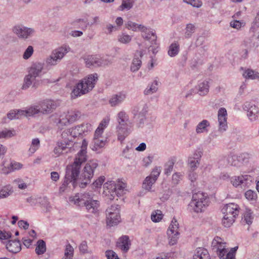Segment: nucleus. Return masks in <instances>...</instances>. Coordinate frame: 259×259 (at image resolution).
I'll use <instances>...</instances> for the list:
<instances>
[{"instance_id": "f257e3e1", "label": "nucleus", "mask_w": 259, "mask_h": 259, "mask_svg": "<svg viewBox=\"0 0 259 259\" xmlns=\"http://www.w3.org/2000/svg\"><path fill=\"white\" fill-rule=\"evenodd\" d=\"M98 166V163L97 160H92L88 162L83 169L80 178L77 180L80 168L73 164L68 165L66 169L64 181L60 187L59 192L60 193L64 192L70 183H72L74 188L76 187L78 183L80 188H85L90 183Z\"/></svg>"}, {"instance_id": "f03ea898", "label": "nucleus", "mask_w": 259, "mask_h": 259, "mask_svg": "<svg viewBox=\"0 0 259 259\" xmlns=\"http://www.w3.org/2000/svg\"><path fill=\"white\" fill-rule=\"evenodd\" d=\"M94 194L89 192L77 193L74 196H70L69 200L77 207L84 208L90 213L98 214L99 212L100 202L93 199Z\"/></svg>"}, {"instance_id": "7ed1b4c3", "label": "nucleus", "mask_w": 259, "mask_h": 259, "mask_svg": "<svg viewBox=\"0 0 259 259\" xmlns=\"http://www.w3.org/2000/svg\"><path fill=\"white\" fill-rule=\"evenodd\" d=\"M98 75L97 73L89 75L87 78H84L74 87L71 96L73 99L84 95L91 91L97 81Z\"/></svg>"}, {"instance_id": "20e7f679", "label": "nucleus", "mask_w": 259, "mask_h": 259, "mask_svg": "<svg viewBox=\"0 0 259 259\" xmlns=\"http://www.w3.org/2000/svg\"><path fill=\"white\" fill-rule=\"evenodd\" d=\"M148 110L147 104L143 101L139 102L132 107L131 112L137 128H143L144 126Z\"/></svg>"}, {"instance_id": "39448f33", "label": "nucleus", "mask_w": 259, "mask_h": 259, "mask_svg": "<svg viewBox=\"0 0 259 259\" xmlns=\"http://www.w3.org/2000/svg\"><path fill=\"white\" fill-rule=\"evenodd\" d=\"M209 198L204 193L198 192L193 194L189 208L196 213L201 212L208 205Z\"/></svg>"}, {"instance_id": "423d86ee", "label": "nucleus", "mask_w": 259, "mask_h": 259, "mask_svg": "<svg viewBox=\"0 0 259 259\" xmlns=\"http://www.w3.org/2000/svg\"><path fill=\"white\" fill-rule=\"evenodd\" d=\"M103 194L111 200L114 198L115 195L120 196L122 194L124 187L120 184H116L110 181L105 183L103 186Z\"/></svg>"}, {"instance_id": "0eeeda50", "label": "nucleus", "mask_w": 259, "mask_h": 259, "mask_svg": "<svg viewBox=\"0 0 259 259\" xmlns=\"http://www.w3.org/2000/svg\"><path fill=\"white\" fill-rule=\"evenodd\" d=\"M230 181L234 187H240L241 188L245 189L249 187L251 185L252 178L248 175L234 176L231 178Z\"/></svg>"}, {"instance_id": "6e6552de", "label": "nucleus", "mask_w": 259, "mask_h": 259, "mask_svg": "<svg viewBox=\"0 0 259 259\" xmlns=\"http://www.w3.org/2000/svg\"><path fill=\"white\" fill-rule=\"evenodd\" d=\"M178 229L179 224L176 219L174 218L167 231V234L169 239V244L170 245H175L177 242L180 234Z\"/></svg>"}, {"instance_id": "1a4fd4ad", "label": "nucleus", "mask_w": 259, "mask_h": 259, "mask_svg": "<svg viewBox=\"0 0 259 259\" xmlns=\"http://www.w3.org/2000/svg\"><path fill=\"white\" fill-rule=\"evenodd\" d=\"M226 244V242H223L222 239L218 236L215 237L211 242L212 249L217 253L220 258H224L227 252Z\"/></svg>"}, {"instance_id": "9d476101", "label": "nucleus", "mask_w": 259, "mask_h": 259, "mask_svg": "<svg viewBox=\"0 0 259 259\" xmlns=\"http://www.w3.org/2000/svg\"><path fill=\"white\" fill-rule=\"evenodd\" d=\"M67 53V50L63 48H60L54 50L46 60L47 65L54 66L57 64Z\"/></svg>"}, {"instance_id": "9b49d317", "label": "nucleus", "mask_w": 259, "mask_h": 259, "mask_svg": "<svg viewBox=\"0 0 259 259\" xmlns=\"http://www.w3.org/2000/svg\"><path fill=\"white\" fill-rule=\"evenodd\" d=\"M133 123L129 122L128 124H117L116 130L117 138L119 141L122 142L132 132Z\"/></svg>"}, {"instance_id": "f8f14e48", "label": "nucleus", "mask_w": 259, "mask_h": 259, "mask_svg": "<svg viewBox=\"0 0 259 259\" xmlns=\"http://www.w3.org/2000/svg\"><path fill=\"white\" fill-rule=\"evenodd\" d=\"M244 110L247 111V115L250 120H255L259 115L258 108L253 103L246 101L242 107Z\"/></svg>"}, {"instance_id": "ddd939ff", "label": "nucleus", "mask_w": 259, "mask_h": 259, "mask_svg": "<svg viewBox=\"0 0 259 259\" xmlns=\"http://www.w3.org/2000/svg\"><path fill=\"white\" fill-rule=\"evenodd\" d=\"M13 31L18 37L23 39L31 37L35 32L34 29L23 26H16L13 28Z\"/></svg>"}, {"instance_id": "4468645a", "label": "nucleus", "mask_w": 259, "mask_h": 259, "mask_svg": "<svg viewBox=\"0 0 259 259\" xmlns=\"http://www.w3.org/2000/svg\"><path fill=\"white\" fill-rule=\"evenodd\" d=\"M161 172L160 167H155L152 171L151 174L146 178L143 183V188L146 190H150L152 185L154 184Z\"/></svg>"}, {"instance_id": "2eb2a0df", "label": "nucleus", "mask_w": 259, "mask_h": 259, "mask_svg": "<svg viewBox=\"0 0 259 259\" xmlns=\"http://www.w3.org/2000/svg\"><path fill=\"white\" fill-rule=\"evenodd\" d=\"M88 146V142L85 140H82L81 150L77 154V157H76L73 163L74 165L78 166L80 168L81 164L87 160V148Z\"/></svg>"}, {"instance_id": "dca6fc26", "label": "nucleus", "mask_w": 259, "mask_h": 259, "mask_svg": "<svg viewBox=\"0 0 259 259\" xmlns=\"http://www.w3.org/2000/svg\"><path fill=\"white\" fill-rule=\"evenodd\" d=\"M40 113L44 114L51 113L56 108L55 102L52 100H45L39 103Z\"/></svg>"}, {"instance_id": "f3484780", "label": "nucleus", "mask_w": 259, "mask_h": 259, "mask_svg": "<svg viewBox=\"0 0 259 259\" xmlns=\"http://www.w3.org/2000/svg\"><path fill=\"white\" fill-rule=\"evenodd\" d=\"M139 30L142 32V36L145 39L150 41L152 44H156L157 36L155 32L150 31L146 26L139 25Z\"/></svg>"}, {"instance_id": "a211bd4d", "label": "nucleus", "mask_w": 259, "mask_h": 259, "mask_svg": "<svg viewBox=\"0 0 259 259\" xmlns=\"http://www.w3.org/2000/svg\"><path fill=\"white\" fill-rule=\"evenodd\" d=\"M83 59L88 67L102 66V64H104L101 58L97 55L85 56L83 57Z\"/></svg>"}, {"instance_id": "6ab92c4d", "label": "nucleus", "mask_w": 259, "mask_h": 259, "mask_svg": "<svg viewBox=\"0 0 259 259\" xmlns=\"http://www.w3.org/2000/svg\"><path fill=\"white\" fill-rule=\"evenodd\" d=\"M224 215H231L236 217L239 212V206L237 204L231 203L227 204L222 209Z\"/></svg>"}, {"instance_id": "aec40b11", "label": "nucleus", "mask_w": 259, "mask_h": 259, "mask_svg": "<svg viewBox=\"0 0 259 259\" xmlns=\"http://www.w3.org/2000/svg\"><path fill=\"white\" fill-rule=\"evenodd\" d=\"M32 84V88L36 89L38 85V81L36 79L35 77L28 73L24 78L23 83L21 89L22 90H26Z\"/></svg>"}, {"instance_id": "412c9836", "label": "nucleus", "mask_w": 259, "mask_h": 259, "mask_svg": "<svg viewBox=\"0 0 259 259\" xmlns=\"http://www.w3.org/2000/svg\"><path fill=\"white\" fill-rule=\"evenodd\" d=\"M126 95L123 92L113 95L109 100L111 106L115 107L121 104L126 99Z\"/></svg>"}, {"instance_id": "4be33fe9", "label": "nucleus", "mask_w": 259, "mask_h": 259, "mask_svg": "<svg viewBox=\"0 0 259 259\" xmlns=\"http://www.w3.org/2000/svg\"><path fill=\"white\" fill-rule=\"evenodd\" d=\"M44 67L43 63L39 62L33 63L29 68L28 73L36 78L40 75Z\"/></svg>"}, {"instance_id": "5701e85b", "label": "nucleus", "mask_w": 259, "mask_h": 259, "mask_svg": "<svg viewBox=\"0 0 259 259\" xmlns=\"http://www.w3.org/2000/svg\"><path fill=\"white\" fill-rule=\"evenodd\" d=\"M245 158V154L237 155H229L227 158L228 164L230 165L238 166L241 162L243 161Z\"/></svg>"}, {"instance_id": "b1692460", "label": "nucleus", "mask_w": 259, "mask_h": 259, "mask_svg": "<svg viewBox=\"0 0 259 259\" xmlns=\"http://www.w3.org/2000/svg\"><path fill=\"white\" fill-rule=\"evenodd\" d=\"M26 201L29 203L31 206H35L38 202L41 203L42 205H44L47 208L49 207L50 205V203L47 197L41 198L31 196L26 199Z\"/></svg>"}, {"instance_id": "393cba45", "label": "nucleus", "mask_w": 259, "mask_h": 259, "mask_svg": "<svg viewBox=\"0 0 259 259\" xmlns=\"http://www.w3.org/2000/svg\"><path fill=\"white\" fill-rule=\"evenodd\" d=\"M6 248L10 252L16 253L21 250V243L18 240H9Z\"/></svg>"}, {"instance_id": "a878e982", "label": "nucleus", "mask_w": 259, "mask_h": 259, "mask_svg": "<svg viewBox=\"0 0 259 259\" xmlns=\"http://www.w3.org/2000/svg\"><path fill=\"white\" fill-rule=\"evenodd\" d=\"M143 56V53L142 51L137 52L135 55V57L133 60V62L131 66V70L133 72L138 71L142 64L141 58Z\"/></svg>"}, {"instance_id": "bb28decb", "label": "nucleus", "mask_w": 259, "mask_h": 259, "mask_svg": "<svg viewBox=\"0 0 259 259\" xmlns=\"http://www.w3.org/2000/svg\"><path fill=\"white\" fill-rule=\"evenodd\" d=\"M120 219L119 210L110 214H107V224L110 226L116 225L120 222Z\"/></svg>"}, {"instance_id": "cd10ccee", "label": "nucleus", "mask_w": 259, "mask_h": 259, "mask_svg": "<svg viewBox=\"0 0 259 259\" xmlns=\"http://www.w3.org/2000/svg\"><path fill=\"white\" fill-rule=\"evenodd\" d=\"M130 245V241L127 236L120 237L117 243V246L124 252H127L128 250Z\"/></svg>"}, {"instance_id": "c85d7f7f", "label": "nucleus", "mask_w": 259, "mask_h": 259, "mask_svg": "<svg viewBox=\"0 0 259 259\" xmlns=\"http://www.w3.org/2000/svg\"><path fill=\"white\" fill-rule=\"evenodd\" d=\"M196 88L200 95L203 96L206 95L209 91V85L208 81L204 80L200 82L196 87Z\"/></svg>"}, {"instance_id": "c756f323", "label": "nucleus", "mask_w": 259, "mask_h": 259, "mask_svg": "<svg viewBox=\"0 0 259 259\" xmlns=\"http://www.w3.org/2000/svg\"><path fill=\"white\" fill-rule=\"evenodd\" d=\"M177 161L176 157H170L164 165V174L169 176L171 173L175 163Z\"/></svg>"}, {"instance_id": "7c9ffc66", "label": "nucleus", "mask_w": 259, "mask_h": 259, "mask_svg": "<svg viewBox=\"0 0 259 259\" xmlns=\"http://www.w3.org/2000/svg\"><path fill=\"white\" fill-rule=\"evenodd\" d=\"M116 120L117 124H128L131 122L128 114L124 111H121L118 113Z\"/></svg>"}, {"instance_id": "2f4dec72", "label": "nucleus", "mask_w": 259, "mask_h": 259, "mask_svg": "<svg viewBox=\"0 0 259 259\" xmlns=\"http://www.w3.org/2000/svg\"><path fill=\"white\" fill-rule=\"evenodd\" d=\"M40 109L38 106H31L27 109L22 110L21 114L24 116H33L40 113Z\"/></svg>"}, {"instance_id": "473e14b6", "label": "nucleus", "mask_w": 259, "mask_h": 259, "mask_svg": "<svg viewBox=\"0 0 259 259\" xmlns=\"http://www.w3.org/2000/svg\"><path fill=\"white\" fill-rule=\"evenodd\" d=\"M210 126L209 122L206 119H203L200 122L196 127V132L197 134H201L207 132V128Z\"/></svg>"}, {"instance_id": "72a5a7b5", "label": "nucleus", "mask_w": 259, "mask_h": 259, "mask_svg": "<svg viewBox=\"0 0 259 259\" xmlns=\"http://www.w3.org/2000/svg\"><path fill=\"white\" fill-rule=\"evenodd\" d=\"M35 251L38 255L42 254L46 251V244L44 240L40 239L37 241Z\"/></svg>"}, {"instance_id": "f704fd0d", "label": "nucleus", "mask_w": 259, "mask_h": 259, "mask_svg": "<svg viewBox=\"0 0 259 259\" xmlns=\"http://www.w3.org/2000/svg\"><path fill=\"white\" fill-rule=\"evenodd\" d=\"M134 4V0H122L121 4L118 7V10L120 11L130 10L133 8Z\"/></svg>"}, {"instance_id": "c9c22d12", "label": "nucleus", "mask_w": 259, "mask_h": 259, "mask_svg": "<svg viewBox=\"0 0 259 259\" xmlns=\"http://www.w3.org/2000/svg\"><path fill=\"white\" fill-rule=\"evenodd\" d=\"M180 51V46L178 42L172 43L169 47L168 54L172 57L178 54Z\"/></svg>"}, {"instance_id": "e433bc0d", "label": "nucleus", "mask_w": 259, "mask_h": 259, "mask_svg": "<svg viewBox=\"0 0 259 259\" xmlns=\"http://www.w3.org/2000/svg\"><path fill=\"white\" fill-rule=\"evenodd\" d=\"M195 254L202 259L210 258V255L207 250L204 248L199 247L197 248Z\"/></svg>"}, {"instance_id": "4c0bfd02", "label": "nucleus", "mask_w": 259, "mask_h": 259, "mask_svg": "<svg viewBox=\"0 0 259 259\" xmlns=\"http://www.w3.org/2000/svg\"><path fill=\"white\" fill-rule=\"evenodd\" d=\"M246 79H254L259 77V73L252 69H248L243 74Z\"/></svg>"}, {"instance_id": "58836bf2", "label": "nucleus", "mask_w": 259, "mask_h": 259, "mask_svg": "<svg viewBox=\"0 0 259 259\" xmlns=\"http://www.w3.org/2000/svg\"><path fill=\"white\" fill-rule=\"evenodd\" d=\"M68 118L70 123H72L78 119L81 116V113L77 111H70L67 112Z\"/></svg>"}, {"instance_id": "ea45409f", "label": "nucleus", "mask_w": 259, "mask_h": 259, "mask_svg": "<svg viewBox=\"0 0 259 259\" xmlns=\"http://www.w3.org/2000/svg\"><path fill=\"white\" fill-rule=\"evenodd\" d=\"M158 81L156 80H154L149 88L148 87L145 90L144 92V94L145 95H148L155 93L158 89Z\"/></svg>"}, {"instance_id": "a19ab883", "label": "nucleus", "mask_w": 259, "mask_h": 259, "mask_svg": "<svg viewBox=\"0 0 259 259\" xmlns=\"http://www.w3.org/2000/svg\"><path fill=\"white\" fill-rule=\"evenodd\" d=\"M236 217L231 215H224L222 223L225 227H230L235 221Z\"/></svg>"}, {"instance_id": "79ce46f5", "label": "nucleus", "mask_w": 259, "mask_h": 259, "mask_svg": "<svg viewBox=\"0 0 259 259\" xmlns=\"http://www.w3.org/2000/svg\"><path fill=\"white\" fill-rule=\"evenodd\" d=\"M92 149L93 150H97L98 149L103 147L105 144V141L100 140L99 138H94Z\"/></svg>"}, {"instance_id": "37998d69", "label": "nucleus", "mask_w": 259, "mask_h": 259, "mask_svg": "<svg viewBox=\"0 0 259 259\" xmlns=\"http://www.w3.org/2000/svg\"><path fill=\"white\" fill-rule=\"evenodd\" d=\"M186 31L185 32V37L186 38L191 37L192 34L195 31V26L191 23L188 24L186 25Z\"/></svg>"}, {"instance_id": "c03bdc74", "label": "nucleus", "mask_w": 259, "mask_h": 259, "mask_svg": "<svg viewBox=\"0 0 259 259\" xmlns=\"http://www.w3.org/2000/svg\"><path fill=\"white\" fill-rule=\"evenodd\" d=\"M13 192V191L12 190V188L10 186L4 188L3 189L0 190V199L8 197Z\"/></svg>"}, {"instance_id": "a18cd8bd", "label": "nucleus", "mask_w": 259, "mask_h": 259, "mask_svg": "<svg viewBox=\"0 0 259 259\" xmlns=\"http://www.w3.org/2000/svg\"><path fill=\"white\" fill-rule=\"evenodd\" d=\"M219 123V130L220 131H225L227 127V117L218 116Z\"/></svg>"}, {"instance_id": "49530a36", "label": "nucleus", "mask_w": 259, "mask_h": 259, "mask_svg": "<svg viewBox=\"0 0 259 259\" xmlns=\"http://www.w3.org/2000/svg\"><path fill=\"white\" fill-rule=\"evenodd\" d=\"M59 145L60 146L62 152L64 153V152L65 153L67 152L66 151L67 149H68L69 151V148L72 146V143H70V141H66V142H63L61 141H59L58 142Z\"/></svg>"}, {"instance_id": "de8ad7c7", "label": "nucleus", "mask_w": 259, "mask_h": 259, "mask_svg": "<svg viewBox=\"0 0 259 259\" xmlns=\"http://www.w3.org/2000/svg\"><path fill=\"white\" fill-rule=\"evenodd\" d=\"M22 110H19L17 111L15 110H12L8 113V118L12 120L13 119H19L21 118L23 115L21 114Z\"/></svg>"}, {"instance_id": "09e8293b", "label": "nucleus", "mask_w": 259, "mask_h": 259, "mask_svg": "<svg viewBox=\"0 0 259 259\" xmlns=\"http://www.w3.org/2000/svg\"><path fill=\"white\" fill-rule=\"evenodd\" d=\"M61 139L60 141L66 142V141H70V143H72L73 142L72 141L71 138L72 137V136H71V131L70 128L66 129L64 130L61 134Z\"/></svg>"}, {"instance_id": "8fccbe9b", "label": "nucleus", "mask_w": 259, "mask_h": 259, "mask_svg": "<svg viewBox=\"0 0 259 259\" xmlns=\"http://www.w3.org/2000/svg\"><path fill=\"white\" fill-rule=\"evenodd\" d=\"M252 212L249 209H246L244 214V221L248 225L251 224L253 217L252 215Z\"/></svg>"}, {"instance_id": "3c124183", "label": "nucleus", "mask_w": 259, "mask_h": 259, "mask_svg": "<svg viewBox=\"0 0 259 259\" xmlns=\"http://www.w3.org/2000/svg\"><path fill=\"white\" fill-rule=\"evenodd\" d=\"M81 128L82 127H80V125H77L74 127L70 128L71 131V136H72V138L77 137L83 134Z\"/></svg>"}, {"instance_id": "603ef678", "label": "nucleus", "mask_w": 259, "mask_h": 259, "mask_svg": "<svg viewBox=\"0 0 259 259\" xmlns=\"http://www.w3.org/2000/svg\"><path fill=\"white\" fill-rule=\"evenodd\" d=\"M241 46L242 48H245L250 50L254 46L253 39L251 38H245Z\"/></svg>"}, {"instance_id": "864d4df0", "label": "nucleus", "mask_w": 259, "mask_h": 259, "mask_svg": "<svg viewBox=\"0 0 259 259\" xmlns=\"http://www.w3.org/2000/svg\"><path fill=\"white\" fill-rule=\"evenodd\" d=\"M73 248L70 244L66 245L65 250V259H71L73 254Z\"/></svg>"}, {"instance_id": "5fc2aeb1", "label": "nucleus", "mask_w": 259, "mask_h": 259, "mask_svg": "<svg viewBox=\"0 0 259 259\" xmlns=\"http://www.w3.org/2000/svg\"><path fill=\"white\" fill-rule=\"evenodd\" d=\"M151 220L154 222H158L162 218V214L161 211L157 210L154 212H153L151 216Z\"/></svg>"}, {"instance_id": "6e6d98bb", "label": "nucleus", "mask_w": 259, "mask_h": 259, "mask_svg": "<svg viewBox=\"0 0 259 259\" xmlns=\"http://www.w3.org/2000/svg\"><path fill=\"white\" fill-rule=\"evenodd\" d=\"M22 166V164L15 161H13L10 163L9 166H8V171L7 173L10 172L14 170L20 169Z\"/></svg>"}, {"instance_id": "4d7b16f0", "label": "nucleus", "mask_w": 259, "mask_h": 259, "mask_svg": "<svg viewBox=\"0 0 259 259\" xmlns=\"http://www.w3.org/2000/svg\"><path fill=\"white\" fill-rule=\"evenodd\" d=\"M118 39L119 42L122 44H127L131 41L132 36L128 34L122 33L118 36Z\"/></svg>"}, {"instance_id": "13d9d810", "label": "nucleus", "mask_w": 259, "mask_h": 259, "mask_svg": "<svg viewBox=\"0 0 259 259\" xmlns=\"http://www.w3.org/2000/svg\"><path fill=\"white\" fill-rule=\"evenodd\" d=\"M69 123L70 121H69V119L68 118L67 113H64L63 114L60 115L59 121L58 122V124L65 125L67 123Z\"/></svg>"}, {"instance_id": "bf43d9fd", "label": "nucleus", "mask_w": 259, "mask_h": 259, "mask_svg": "<svg viewBox=\"0 0 259 259\" xmlns=\"http://www.w3.org/2000/svg\"><path fill=\"white\" fill-rule=\"evenodd\" d=\"M135 22H133L131 21H128L126 24V27L128 29L132 30L134 31H137L138 30H139V25Z\"/></svg>"}, {"instance_id": "052dcab7", "label": "nucleus", "mask_w": 259, "mask_h": 259, "mask_svg": "<svg viewBox=\"0 0 259 259\" xmlns=\"http://www.w3.org/2000/svg\"><path fill=\"white\" fill-rule=\"evenodd\" d=\"M117 30L118 26H114L111 24H107L104 29L105 33L107 34H111L113 31Z\"/></svg>"}, {"instance_id": "680f3d73", "label": "nucleus", "mask_w": 259, "mask_h": 259, "mask_svg": "<svg viewBox=\"0 0 259 259\" xmlns=\"http://www.w3.org/2000/svg\"><path fill=\"white\" fill-rule=\"evenodd\" d=\"M33 52L34 50L33 47L31 46H29L25 51L23 55V58L24 59H29L33 54Z\"/></svg>"}, {"instance_id": "e2e57ef3", "label": "nucleus", "mask_w": 259, "mask_h": 259, "mask_svg": "<svg viewBox=\"0 0 259 259\" xmlns=\"http://www.w3.org/2000/svg\"><path fill=\"white\" fill-rule=\"evenodd\" d=\"M245 196L248 200H253L257 197V194L255 192L249 190L245 193Z\"/></svg>"}, {"instance_id": "0e129e2a", "label": "nucleus", "mask_w": 259, "mask_h": 259, "mask_svg": "<svg viewBox=\"0 0 259 259\" xmlns=\"http://www.w3.org/2000/svg\"><path fill=\"white\" fill-rule=\"evenodd\" d=\"M183 1L196 8H199L202 5V3L200 0H183Z\"/></svg>"}, {"instance_id": "69168bd1", "label": "nucleus", "mask_w": 259, "mask_h": 259, "mask_svg": "<svg viewBox=\"0 0 259 259\" xmlns=\"http://www.w3.org/2000/svg\"><path fill=\"white\" fill-rule=\"evenodd\" d=\"M199 160L195 159V158L189 157L188 159V163L190 167L194 169L195 168L198 167L199 164Z\"/></svg>"}, {"instance_id": "338daca9", "label": "nucleus", "mask_w": 259, "mask_h": 259, "mask_svg": "<svg viewBox=\"0 0 259 259\" xmlns=\"http://www.w3.org/2000/svg\"><path fill=\"white\" fill-rule=\"evenodd\" d=\"M80 251L82 253H89L87 242L85 241H82L79 246Z\"/></svg>"}, {"instance_id": "774afa93", "label": "nucleus", "mask_w": 259, "mask_h": 259, "mask_svg": "<svg viewBox=\"0 0 259 259\" xmlns=\"http://www.w3.org/2000/svg\"><path fill=\"white\" fill-rule=\"evenodd\" d=\"M105 254L107 259H119L117 254L113 250H107Z\"/></svg>"}]
</instances>
